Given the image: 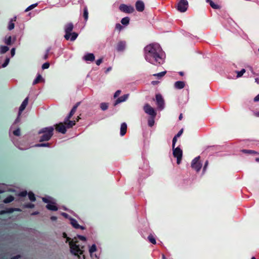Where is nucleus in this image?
<instances>
[{
    "label": "nucleus",
    "instance_id": "1",
    "mask_svg": "<svg viewBox=\"0 0 259 259\" xmlns=\"http://www.w3.org/2000/svg\"><path fill=\"white\" fill-rule=\"evenodd\" d=\"M145 60L150 63L157 65L163 64L162 49L157 43H152L146 46L144 49Z\"/></svg>",
    "mask_w": 259,
    "mask_h": 259
},
{
    "label": "nucleus",
    "instance_id": "2",
    "mask_svg": "<svg viewBox=\"0 0 259 259\" xmlns=\"http://www.w3.org/2000/svg\"><path fill=\"white\" fill-rule=\"evenodd\" d=\"M74 26L72 23H68L64 26V30L65 34L64 38L66 40L70 41H74L78 36V33L73 32H71L73 29Z\"/></svg>",
    "mask_w": 259,
    "mask_h": 259
},
{
    "label": "nucleus",
    "instance_id": "3",
    "mask_svg": "<svg viewBox=\"0 0 259 259\" xmlns=\"http://www.w3.org/2000/svg\"><path fill=\"white\" fill-rule=\"evenodd\" d=\"M54 127L52 126L42 128L39 132L38 134L43 135L40 137L39 141H48L53 135Z\"/></svg>",
    "mask_w": 259,
    "mask_h": 259
},
{
    "label": "nucleus",
    "instance_id": "4",
    "mask_svg": "<svg viewBox=\"0 0 259 259\" xmlns=\"http://www.w3.org/2000/svg\"><path fill=\"white\" fill-rule=\"evenodd\" d=\"M77 242V241H74L73 240H72L71 241H69V244L70 246L71 252L74 255L77 256L79 257V254H82L83 251L81 250L79 248V246L76 244Z\"/></svg>",
    "mask_w": 259,
    "mask_h": 259
},
{
    "label": "nucleus",
    "instance_id": "5",
    "mask_svg": "<svg viewBox=\"0 0 259 259\" xmlns=\"http://www.w3.org/2000/svg\"><path fill=\"white\" fill-rule=\"evenodd\" d=\"M173 149V155L175 157L177 158V163L178 164H180L181 162L183 156V151L179 147L172 148Z\"/></svg>",
    "mask_w": 259,
    "mask_h": 259
},
{
    "label": "nucleus",
    "instance_id": "6",
    "mask_svg": "<svg viewBox=\"0 0 259 259\" xmlns=\"http://www.w3.org/2000/svg\"><path fill=\"white\" fill-rule=\"evenodd\" d=\"M119 10L126 14H132L135 11L134 7L131 5H127L124 4L120 5Z\"/></svg>",
    "mask_w": 259,
    "mask_h": 259
},
{
    "label": "nucleus",
    "instance_id": "7",
    "mask_svg": "<svg viewBox=\"0 0 259 259\" xmlns=\"http://www.w3.org/2000/svg\"><path fill=\"white\" fill-rule=\"evenodd\" d=\"M200 156L195 157L191 162V167L197 172L200 171L201 168L202 164L200 162Z\"/></svg>",
    "mask_w": 259,
    "mask_h": 259
},
{
    "label": "nucleus",
    "instance_id": "8",
    "mask_svg": "<svg viewBox=\"0 0 259 259\" xmlns=\"http://www.w3.org/2000/svg\"><path fill=\"white\" fill-rule=\"evenodd\" d=\"M188 7L187 0H180L177 5V10L181 12H185Z\"/></svg>",
    "mask_w": 259,
    "mask_h": 259
},
{
    "label": "nucleus",
    "instance_id": "9",
    "mask_svg": "<svg viewBox=\"0 0 259 259\" xmlns=\"http://www.w3.org/2000/svg\"><path fill=\"white\" fill-rule=\"evenodd\" d=\"M156 100L158 108L162 110L164 107V101L161 94L156 95Z\"/></svg>",
    "mask_w": 259,
    "mask_h": 259
},
{
    "label": "nucleus",
    "instance_id": "10",
    "mask_svg": "<svg viewBox=\"0 0 259 259\" xmlns=\"http://www.w3.org/2000/svg\"><path fill=\"white\" fill-rule=\"evenodd\" d=\"M144 110L147 114L150 115L152 117H155L156 115V112L154 109L151 107L148 104L145 105L144 107Z\"/></svg>",
    "mask_w": 259,
    "mask_h": 259
},
{
    "label": "nucleus",
    "instance_id": "11",
    "mask_svg": "<svg viewBox=\"0 0 259 259\" xmlns=\"http://www.w3.org/2000/svg\"><path fill=\"white\" fill-rule=\"evenodd\" d=\"M56 130L60 133L65 134L66 132V127L64 125V123L60 122L58 124H56L55 125Z\"/></svg>",
    "mask_w": 259,
    "mask_h": 259
},
{
    "label": "nucleus",
    "instance_id": "12",
    "mask_svg": "<svg viewBox=\"0 0 259 259\" xmlns=\"http://www.w3.org/2000/svg\"><path fill=\"white\" fill-rule=\"evenodd\" d=\"M136 10L138 12H142L145 9V5L143 1L141 0L137 1L135 4Z\"/></svg>",
    "mask_w": 259,
    "mask_h": 259
},
{
    "label": "nucleus",
    "instance_id": "13",
    "mask_svg": "<svg viewBox=\"0 0 259 259\" xmlns=\"http://www.w3.org/2000/svg\"><path fill=\"white\" fill-rule=\"evenodd\" d=\"M63 123L66 127V128H71L75 124V121L74 120H70V119H67V117L65 118Z\"/></svg>",
    "mask_w": 259,
    "mask_h": 259
},
{
    "label": "nucleus",
    "instance_id": "14",
    "mask_svg": "<svg viewBox=\"0 0 259 259\" xmlns=\"http://www.w3.org/2000/svg\"><path fill=\"white\" fill-rule=\"evenodd\" d=\"M128 96H129V94H125V95L119 97L115 101V103H114V106H115L117 104H118L121 102L125 101L127 99Z\"/></svg>",
    "mask_w": 259,
    "mask_h": 259
},
{
    "label": "nucleus",
    "instance_id": "15",
    "mask_svg": "<svg viewBox=\"0 0 259 259\" xmlns=\"http://www.w3.org/2000/svg\"><path fill=\"white\" fill-rule=\"evenodd\" d=\"M126 43L124 41H120L118 42L116 46V50L118 52L123 51L125 48Z\"/></svg>",
    "mask_w": 259,
    "mask_h": 259
},
{
    "label": "nucleus",
    "instance_id": "16",
    "mask_svg": "<svg viewBox=\"0 0 259 259\" xmlns=\"http://www.w3.org/2000/svg\"><path fill=\"white\" fill-rule=\"evenodd\" d=\"M70 223L71 225L75 229H80L81 230L84 229V227L79 225L78 224L77 221L74 219H71Z\"/></svg>",
    "mask_w": 259,
    "mask_h": 259
},
{
    "label": "nucleus",
    "instance_id": "17",
    "mask_svg": "<svg viewBox=\"0 0 259 259\" xmlns=\"http://www.w3.org/2000/svg\"><path fill=\"white\" fill-rule=\"evenodd\" d=\"M80 104V102H77L73 107V108H72V109L71 110L70 113H69V114L68 115V116H67V119H70L72 116L73 115V114L75 113V112H76V109L78 107V106H79V105Z\"/></svg>",
    "mask_w": 259,
    "mask_h": 259
},
{
    "label": "nucleus",
    "instance_id": "18",
    "mask_svg": "<svg viewBox=\"0 0 259 259\" xmlns=\"http://www.w3.org/2000/svg\"><path fill=\"white\" fill-rule=\"evenodd\" d=\"M28 98L27 97L24 99V100L23 101L22 103L21 104L20 107H19V114H20L26 108V106L28 104Z\"/></svg>",
    "mask_w": 259,
    "mask_h": 259
},
{
    "label": "nucleus",
    "instance_id": "19",
    "mask_svg": "<svg viewBox=\"0 0 259 259\" xmlns=\"http://www.w3.org/2000/svg\"><path fill=\"white\" fill-rule=\"evenodd\" d=\"M83 58L87 61L93 62L95 60V57L93 53H88L84 56Z\"/></svg>",
    "mask_w": 259,
    "mask_h": 259
},
{
    "label": "nucleus",
    "instance_id": "20",
    "mask_svg": "<svg viewBox=\"0 0 259 259\" xmlns=\"http://www.w3.org/2000/svg\"><path fill=\"white\" fill-rule=\"evenodd\" d=\"M127 125L126 123L123 122L121 124L120 134L121 136H123L126 133Z\"/></svg>",
    "mask_w": 259,
    "mask_h": 259
},
{
    "label": "nucleus",
    "instance_id": "21",
    "mask_svg": "<svg viewBox=\"0 0 259 259\" xmlns=\"http://www.w3.org/2000/svg\"><path fill=\"white\" fill-rule=\"evenodd\" d=\"M185 83L183 81H177L175 83L174 87L177 89H182L185 87Z\"/></svg>",
    "mask_w": 259,
    "mask_h": 259
},
{
    "label": "nucleus",
    "instance_id": "22",
    "mask_svg": "<svg viewBox=\"0 0 259 259\" xmlns=\"http://www.w3.org/2000/svg\"><path fill=\"white\" fill-rule=\"evenodd\" d=\"M46 208L49 210L53 211H57L58 210L57 206L55 205L54 202H51L50 203L46 205Z\"/></svg>",
    "mask_w": 259,
    "mask_h": 259
},
{
    "label": "nucleus",
    "instance_id": "23",
    "mask_svg": "<svg viewBox=\"0 0 259 259\" xmlns=\"http://www.w3.org/2000/svg\"><path fill=\"white\" fill-rule=\"evenodd\" d=\"M16 17H14L13 18L11 19L10 21L9 22V25L8 28L9 30H11L14 28L15 24L14 22L16 21Z\"/></svg>",
    "mask_w": 259,
    "mask_h": 259
},
{
    "label": "nucleus",
    "instance_id": "24",
    "mask_svg": "<svg viewBox=\"0 0 259 259\" xmlns=\"http://www.w3.org/2000/svg\"><path fill=\"white\" fill-rule=\"evenodd\" d=\"M241 151L242 153L246 154H254V155L259 154V153L257 152H256L254 150H252L243 149V150H241Z\"/></svg>",
    "mask_w": 259,
    "mask_h": 259
},
{
    "label": "nucleus",
    "instance_id": "25",
    "mask_svg": "<svg viewBox=\"0 0 259 259\" xmlns=\"http://www.w3.org/2000/svg\"><path fill=\"white\" fill-rule=\"evenodd\" d=\"M207 3H209L211 7L214 9H220V6L214 4L211 0H206Z\"/></svg>",
    "mask_w": 259,
    "mask_h": 259
},
{
    "label": "nucleus",
    "instance_id": "26",
    "mask_svg": "<svg viewBox=\"0 0 259 259\" xmlns=\"http://www.w3.org/2000/svg\"><path fill=\"white\" fill-rule=\"evenodd\" d=\"M15 210V208H8L6 210H1L0 211V214H3L7 213H13Z\"/></svg>",
    "mask_w": 259,
    "mask_h": 259
},
{
    "label": "nucleus",
    "instance_id": "27",
    "mask_svg": "<svg viewBox=\"0 0 259 259\" xmlns=\"http://www.w3.org/2000/svg\"><path fill=\"white\" fill-rule=\"evenodd\" d=\"M130 18L128 17H125L123 18L121 20V23L123 25H127L130 23Z\"/></svg>",
    "mask_w": 259,
    "mask_h": 259
},
{
    "label": "nucleus",
    "instance_id": "28",
    "mask_svg": "<svg viewBox=\"0 0 259 259\" xmlns=\"http://www.w3.org/2000/svg\"><path fill=\"white\" fill-rule=\"evenodd\" d=\"M88 15H89V12H88V8L87 7H85L83 8V17L85 21H87L88 19Z\"/></svg>",
    "mask_w": 259,
    "mask_h": 259
},
{
    "label": "nucleus",
    "instance_id": "29",
    "mask_svg": "<svg viewBox=\"0 0 259 259\" xmlns=\"http://www.w3.org/2000/svg\"><path fill=\"white\" fill-rule=\"evenodd\" d=\"M14 197L10 195L4 199V202L5 203H10V202H12L14 200Z\"/></svg>",
    "mask_w": 259,
    "mask_h": 259
},
{
    "label": "nucleus",
    "instance_id": "30",
    "mask_svg": "<svg viewBox=\"0 0 259 259\" xmlns=\"http://www.w3.org/2000/svg\"><path fill=\"white\" fill-rule=\"evenodd\" d=\"M148 240L152 244H155L156 243V240L153 235L150 234L148 237Z\"/></svg>",
    "mask_w": 259,
    "mask_h": 259
},
{
    "label": "nucleus",
    "instance_id": "31",
    "mask_svg": "<svg viewBox=\"0 0 259 259\" xmlns=\"http://www.w3.org/2000/svg\"><path fill=\"white\" fill-rule=\"evenodd\" d=\"M42 79V76L40 74H38L36 78L34 80L33 84H36L39 83Z\"/></svg>",
    "mask_w": 259,
    "mask_h": 259
},
{
    "label": "nucleus",
    "instance_id": "32",
    "mask_svg": "<svg viewBox=\"0 0 259 259\" xmlns=\"http://www.w3.org/2000/svg\"><path fill=\"white\" fill-rule=\"evenodd\" d=\"M29 199L31 201H35L36 200L35 195L32 192H29L28 194Z\"/></svg>",
    "mask_w": 259,
    "mask_h": 259
},
{
    "label": "nucleus",
    "instance_id": "33",
    "mask_svg": "<svg viewBox=\"0 0 259 259\" xmlns=\"http://www.w3.org/2000/svg\"><path fill=\"white\" fill-rule=\"evenodd\" d=\"M9 50V48L7 46H2L0 48V52L1 54H4L6 53Z\"/></svg>",
    "mask_w": 259,
    "mask_h": 259
},
{
    "label": "nucleus",
    "instance_id": "34",
    "mask_svg": "<svg viewBox=\"0 0 259 259\" xmlns=\"http://www.w3.org/2000/svg\"><path fill=\"white\" fill-rule=\"evenodd\" d=\"M100 108L103 111H105L108 109V104L107 103H101L100 104Z\"/></svg>",
    "mask_w": 259,
    "mask_h": 259
},
{
    "label": "nucleus",
    "instance_id": "35",
    "mask_svg": "<svg viewBox=\"0 0 259 259\" xmlns=\"http://www.w3.org/2000/svg\"><path fill=\"white\" fill-rule=\"evenodd\" d=\"M154 118L155 117H152V116H151V117L148 119V123L149 126L152 127L154 125L155 122Z\"/></svg>",
    "mask_w": 259,
    "mask_h": 259
},
{
    "label": "nucleus",
    "instance_id": "36",
    "mask_svg": "<svg viewBox=\"0 0 259 259\" xmlns=\"http://www.w3.org/2000/svg\"><path fill=\"white\" fill-rule=\"evenodd\" d=\"M166 73V71H162L158 73L153 74L154 76H157L158 78H160L163 76Z\"/></svg>",
    "mask_w": 259,
    "mask_h": 259
},
{
    "label": "nucleus",
    "instance_id": "37",
    "mask_svg": "<svg viewBox=\"0 0 259 259\" xmlns=\"http://www.w3.org/2000/svg\"><path fill=\"white\" fill-rule=\"evenodd\" d=\"M5 43L7 45H11L12 44V37L11 36L5 38Z\"/></svg>",
    "mask_w": 259,
    "mask_h": 259
},
{
    "label": "nucleus",
    "instance_id": "38",
    "mask_svg": "<svg viewBox=\"0 0 259 259\" xmlns=\"http://www.w3.org/2000/svg\"><path fill=\"white\" fill-rule=\"evenodd\" d=\"M97 250V247L95 244H93L89 249V251L91 253L95 252Z\"/></svg>",
    "mask_w": 259,
    "mask_h": 259
},
{
    "label": "nucleus",
    "instance_id": "39",
    "mask_svg": "<svg viewBox=\"0 0 259 259\" xmlns=\"http://www.w3.org/2000/svg\"><path fill=\"white\" fill-rule=\"evenodd\" d=\"M37 5V4H32L30 6H29V7H28L26 10H25V12H28L32 9H33V8H34L35 7H36V6Z\"/></svg>",
    "mask_w": 259,
    "mask_h": 259
},
{
    "label": "nucleus",
    "instance_id": "40",
    "mask_svg": "<svg viewBox=\"0 0 259 259\" xmlns=\"http://www.w3.org/2000/svg\"><path fill=\"white\" fill-rule=\"evenodd\" d=\"M245 72V69H241V71H237V77H240L241 76H242L243 75V74Z\"/></svg>",
    "mask_w": 259,
    "mask_h": 259
},
{
    "label": "nucleus",
    "instance_id": "41",
    "mask_svg": "<svg viewBox=\"0 0 259 259\" xmlns=\"http://www.w3.org/2000/svg\"><path fill=\"white\" fill-rule=\"evenodd\" d=\"M115 29L120 31L123 29V27L120 24L117 23L115 25Z\"/></svg>",
    "mask_w": 259,
    "mask_h": 259
},
{
    "label": "nucleus",
    "instance_id": "42",
    "mask_svg": "<svg viewBox=\"0 0 259 259\" xmlns=\"http://www.w3.org/2000/svg\"><path fill=\"white\" fill-rule=\"evenodd\" d=\"M49 67H50V63L49 62H46V63H45L42 65V69H48V68H49Z\"/></svg>",
    "mask_w": 259,
    "mask_h": 259
},
{
    "label": "nucleus",
    "instance_id": "43",
    "mask_svg": "<svg viewBox=\"0 0 259 259\" xmlns=\"http://www.w3.org/2000/svg\"><path fill=\"white\" fill-rule=\"evenodd\" d=\"M50 146V144L47 143H44V144H38L36 145V146L37 147H49Z\"/></svg>",
    "mask_w": 259,
    "mask_h": 259
},
{
    "label": "nucleus",
    "instance_id": "44",
    "mask_svg": "<svg viewBox=\"0 0 259 259\" xmlns=\"http://www.w3.org/2000/svg\"><path fill=\"white\" fill-rule=\"evenodd\" d=\"M177 138H178V137H176V136H175L172 139V148L175 147V145L177 141Z\"/></svg>",
    "mask_w": 259,
    "mask_h": 259
},
{
    "label": "nucleus",
    "instance_id": "45",
    "mask_svg": "<svg viewBox=\"0 0 259 259\" xmlns=\"http://www.w3.org/2000/svg\"><path fill=\"white\" fill-rule=\"evenodd\" d=\"M13 134L14 135L19 136L20 135V131L19 128L14 131Z\"/></svg>",
    "mask_w": 259,
    "mask_h": 259
},
{
    "label": "nucleus",
    "instance_id": "46",
    "mask_svg": "<svg viewBox=\"0 0 259 259\" xmlns=\"http://www.w3.org/2000/svg\"><path fill=\"white\" fill-rule=\"evenodd\" d=\"M121 93V91L120 90H117L116 91V92L115 93L114 95V98H117Z\"/></svg>",
    "mask_w": 259,
    "mask_h": 259
},
{
    "label": "nucleus",
    "instance_id": "47",
    "mask_svg": "<svg viewBox=\"0 0 259 259\" xmlns=\"http://www.w3.org/2000/svg\"><path fill=\"white\" fill-rule=\"evenodd\" d=\"M103 62V58H100L99 59H98L96 61V64L99 66Z\"/></svg>",
    "mask_w": 259,
    "mask_h": 259
},
{
    "label": "nucleus",
    "instance_id": "48",
    "mask_svg": "<svg viewBox=\"0 0 259 259\" xmlns=\"http://www.w3.org/2000/svg\"><path fill=\"white\" fill-rule=\"evenodd\" d=\"M9 62V59L7 58L6 59L5 62L4 63V64L2 65L3 67H5L8 64Z\"/></svg>",
    "mask_w": 259,
    "mask_h": 259
},
{
    "label": "nucleus",
    "instance_id": "49",
    "mask_svg": "<svg viewBox=\"0 0 259 259\" xmlns=\"http://www.w3.org/2000/svg\"><path fill=\"white\" fill-rule=\"evenodd\" d=\"M183 133V128H182L178 133V134L175 136L176 137H180L182 134Z\"/></svg>",
    "mask_w": 259,
    "mask_h": 259
},
{
    "label": "nucleus",
    "instance_id": "50",
    "mask_svg": "<svg viewBox=\"0 0 259 259\" xmlns=\"http://www.w3.org/2000/svg\"><path fill=\"white\" fill-rule=\"evenodd\" d=\"M50 51V48L48 49L47 50V52H46V54L44 56V59L46 60L48 58V54H49V52Z\"/></svg>",
    "mask_w": 259,
    "mask_h": 259
},
{
    "label": "nucleus",
    "instance_id": "51",
    "mask_svg": "<svg viewBox=\"0 0 259 259\" xmlns=\"http://www.w3.org/2000/svg\"><path fill=\"white\" fill-rule=\"evenodd\" d=\"M77 237H78V238L79 239H80L82 241H85L86 240V238L84 236H83L78 235Z\"/></svg>",
    "mask_w": 259,
    "mask_h": 259
},
{
    "label": "nucleus",
    "instance_id": "52",
    "mask_svg": "<svg viewBox=\"0 0 259 259\" xmlns=\"http://www.w3.org/2000/svg\"><path fill=\"white\" fill-rule=\"evenodd\" d=\"M208 161H206L205 162V164H204V167H203V171H204L206 168H207V166L208 165Z\"/></svg>",
    "mask_w": 259,
    "mask_h": 259
},
{
    "label": "nucleus",
    "instance_id": "53",
    "mask_svg": "<svg viewBox=\"0 0 259 259\" xmlns=\"http://www.w3.org/2000/svg\"><path fill=\"white\" fill-rule=\"evenodd\" d=\"M63 236L64 238H66L67 241H69L71 239L70 238L67 237V234L65 233H63Z\"/></svg>",
    "mask_w": 259,
    "mask_h": 259
},
{
    "label": "nucleus",
    "instance_id": "54",
    "mask_svg": "<svg viewBox=\"0 0 259 259\" xmlns=\"http://www.w3.org/2000/svg\"><path fill=\"white\" fill-rule=\"evenodd\" d=\"M42 201L45 203H48V204L51 202V201L46 198H42Z\"/></svg>",
    "mask_w": 259,
    "mask_h": 259
},
{
    "label": "nucleus",
    "instance_id": "55",
    "mask_svg": "<svg viewBox=\"0 0 259 259\" xmlns=\"http://www.w3.org/2000/svg\"><path fill=\"white\" fill-rule=\"evenodd\" d=\"M34 204L32 203H28L26 205V207L28 208H33L34 207Z\"/></svg>",
    "mask_w": 259,
    "mask_h": 259
},
{
    "label": "nucleus",
    "instance_id": "56",
    "mask_svg": "<svg viewBox=\"0 0 259 259\" xmlns=\"http://www.w3.org/2000/svg\"><path fill=\"white\" fill-rule=\"evenodd\" d=\"M20 257H21L20 255H15V256L11 257L10 259H19V258H20Z\"/></svg>",
    "mask_w": 259,
    "mask_h": 259
},
{
    "label": "nucleus",
    "instance_id": "57",
    "mask_svg": "<svg viewBox=\"0 0 259 259\" xmlns=\"http://www.w3.org/2000/svg\"><path fill=\"white\" fill-rule=\"evenodd\" d=\"M15 48L12 49V50L11 51V54L12 56H13L15 55Z\"/></svg>",
    "mask_w": 259,
    "mask_h": 259
},
{
    "label": "nucleus",
    "instance_id": "58",
    "mask_svg": "<svg viewBox=\"0 0 259 259\" xmlns=\"http://www.w3.org/2000/svg\"><path fill=\"white\" fill-rule=\"evenodd\" d=\"M254 101H259V94L257 95L254 99Z\"/></svg>",
    "mask_w": 259,
    "mask_h": 259
},
{
    "label": "nucleus",
    "instance_id": "59",
    "mask_svg": "<svg viewBox=\"0 0 259 259\" xmlns=\"http://www.w3.org/2000/svg\"><path fill=\"white\" fill-rule=\"evenodd\" d=\"M51 220H52V221H56V220H57V217H56V216H52V217H51Z\"/></svg>",
    "mask_w": 259,
    "mask_h": 259
},
{
    "label": "nucleus",
    "instance_id": "60",
    "mask_svg": "<svg viewBox=\"0 0 259 259\" xmlns=\"http://www.w3.org/2000/svg\"><path fill=\"white\" fill-rule=\"evenodd\" d=\"M27 194V192L24 191L21 193V195L22 196H25Z\"/></svg>",
    "mask_w": 259,
    "mask_h": 259
},
{
    "label": "nucleus",
    "instance_id": "61",
    "mask_svg": "<svg viewBox=\"0 0 259 259\" xmlns=\"http://www.w3.org/2000/svg\"><path fill=\"white\" fill-rule=\"evenodd\" d=\"M111 70V67H109L107 68V69L106 70V72L107 73V72H109V71H110Z\"/></svg>",
    "mask_w": 259,
    "mask_h": 259
},
{
    "label": "nucleus",
    "instance_id": "62",
    "mask_svg": "<svg viewBox=\"0 0 259 259\" xmlns=\"http://www.w3.org/2000/svg\"><path fill=\"white\" fill-rule=\"evenodd\" d=\"M182 118H183V114H182V113H181L179 115V120H182Z\"/></svg>",
    "mask_w": 259,
    "mask_h": 259
},
{
    "label": "nucleus",
    "instance_id": "63",
    "mask_svg": "<svg viewBox=\"0 0 259 259\" xmlns=\"http://www.w3.org/2000/svg\"><path fill=\"white\" fill-rule=\"evenodd\" d=\"M62 215L63 216L65 217H67V215H68V214H67L66 213H65V212H63V213H62Z\"/></svg>",
    "mask_w": 259,
    "mask_h": 259
},
{
    "label": "nucleus",
    "instance_id": "64",
    "mask_svg": "<svg viewBox=\"0 0 259 259\" xmlns=\"http://www.w3.org/2000/svg\"><path fill=\"white\" fill-rule=\"evenodd\" d=\"M179 74L181 75V76H183L184 75V72H179Z\"/></svg>",
    "mask_w": 259,
    "mask_h": 259
}]
</instances>
